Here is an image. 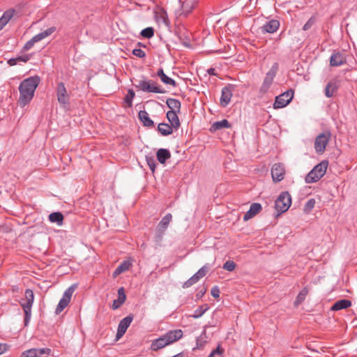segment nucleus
Masks as SVG:
<instances>
[{
  "mask_svg": "<svg viewBox=\"0 0 357 357\" xmlns=\"http://www.w3.org/2000/svg\"><path fill=\"white\" fill-rule=\"evenodd\" d=\"M40 82V77L36 75L26 78L20 83L18 103L21 107H24L31 102Z\"/></svg>",
  "mask_w": 357,
  "mask_h": 357,
  "instance_id": "1",
  "label": "nucleus"
},
{
  "mask_svg": "<svg viewBox=\"0 0 357 357\" xmlns=\"http://www.w3.org/2000/svg\"><path fill=\"white\" fill-rule=\"evenodd\" d=\"M328 162L327 160H323L307 174L305 182L307 183H312L318 181L326 174Z\"/></svg>",
  "mask_w": 357,
  "mask_h": 357,
  "instance_id": "2",
  "label": "nucleus"
},
{
  "mask_svg": "<svg viewBox=\"0 0 357 357\" xmlns=\"http://www.w3.org/2000/svg\"><path fill=\"white\" fill-rule=\"evenodd\" d=\"M26 302L20 303L24 312V326H28L31 317V309L34 302V294L30 289H26L24 292Z\"/></svg>",
  "mask_w": 357,
  "mask_h": 357,
  "instance_id": "3",
  "label": "nucleus"
},
{
  "mask_svg": "<svg viewBox=\"0 0 357 357\" xmlns=\"http://www.w3.org/2000/svg\"><path fill=\"white\" fill-rule=\"evenodd\" d=\"M135 87L147 93H165L166 92L155 81L144 77L139 81Z\"/></svg>",
  "mask_w": 357,
  "mask_h": 357,
  "instance_id": "4",
  "label": "nucleus"
},
{
  "mask_svg": "<svg viewBox=\"0 0 357 357\" xmlns=\"http://www.w3.org/2000/svg\"><path fill=\"white\" fill-rule=\"evenodd\" d=\"M56 95L60 105L64 109L68 108L70 106V96L63 82H59L56 84Z\"/></svg>",
  "mask_w": 357,
  "mask_h": 357,
  "instance_id": "5",
  "label": "nucleus"
},
{
  "mask_svg": "<svg viewBox=\"0 0 357 357\" xmlns=\"http://www.w3.org/2000/svg\"><path fill=\"white\" fill-rule=\"evenodd\" d=\"M291 204V197L287 191L280 194L275 202V208L279 213L286 212Z\"/></svg>",
  "mask_w": 357,
  "mask_h": 357,
  "instance_id": "6",
  "label": "nucleus"
},
{
  "mask_svg": "<svg viewBox=\"0 0 357 357\" xmlns=\"http://www.w3.org/2000/svg\"><path fill=\"white\" fill-rule=\"evenodd\" d=\"M279 65L278 63H274L268 72L266 74L263 83L260 87L259 92L261 94H265L268 92L271 86L273 84V79L278 73Z\"/></svg>",
  "mask_w": 357,
  "mask_h": 357,
  "instance_id": "7",
  "label": "nucleus"
},
{
  "mask_svg": "<svg viewBox=\"0 0 357 357\" xmlns=\"http://www.w3.org/2000/svg\"><path fill=\"white\" fill-rule=\"evenodd\" d=\"M77 287V285L76 284H73L64 291L63 296L59 301L56 308V314L61 313L68 306L71 300L72 295Z\"/></svg>",
  "mask_w": 357,
  "mask_h": 357,
  "instance_id": "8",
  "label": "nucleus"
},
{
  "mask_svg": "<svg viewBox=\"0 0 357 357\" xmlns=\"http://www.w3.org/2000/svg\"><path fill=\"white\" fill-rule=\"evenodd\" d=\"M294 91L293 89H289L282 94L276 96L273 103L274 109H280L287 106L293 99Z\"/></svg>",
  "mask_w": 357,
  "mask_h": 357,
  "instance_id": "9",
  "label": "nucleus"
},
{
  "mask_svg": "<svg viewBox=\"0 0 357 357\" xmlns=\"http://www.w3.org/2000/svg\"><path fill=\"white\" fill-rule=\"evenodd\" d=\"M331 139V132H322L319 134L314 141V149L317 153H322L326 149Z\"/></svg>",
  "mask_w": 357,
  "mask_h": 357,
  "instance_id": "10",
  "label": "nucleus"
},
{
  "mask_svg": "<svg viewBox=\"0 0 357 357\" xmlns=\"http://www.w3.org/2000/svg\"><path fill=\"white\" fill-rule=\"evenodd\" d=\"M234 90V86L228 84L222 89L221 97L220 103L222 107H225L229 103L232 97V91Z\"/></svg>",
  "mask_w": 357,
  "mask_h": 357,
  "instance_id": "11",
  "label": "nucleus"
},
{
  "mask_svg": "<svg viewBox=\"0 0 357 357\" xmlns=\"http://www.w3.org/2000/svg\"><path fill=\"white\" fill-rule=\"evenodd\" d=\"M132 320L133 316L130 314L120 321L116 333L117 339H119L126 333Z\"/></svg>",
  "mask_w": 357,
  "mask_h": 357,
  "instance_id": "12",
  "label": "nucleus"
},
{
  "mask_svg": "<svg viewBox=\"0 0 357 357\" xmlns=\"http://www.w3.org/2000/svg\"><path fill=\"white\" fill-rule=\"evenodd\" d=\"M285 170L280 163L273 165L271 169V176L274 182H280L284 178Z\"/></svg>",
  "mask_w": 357,
  "mask_h": 357,
  "instance_id": "13",
  "label": "nucleus"
},
{
  "mask_svg": "<svg viewBox=\"0 0 357 357\" xmlns=\"http://www.w3.org/2000/svg\"><path fill=\"white\" fill-rule=\"evenodd\" d=\"M183 333L182 330L176 329L167 332L163 335V337L169 345L180 340L183 337Z\"/></svg>",
  "mask_w": 357,
  "mask_h": 357,
  "instance_id": "14",
  "label": "nucleus"
},
{
  "mask_svg": "<svg viewBox=\"0 0 357 357\" xmlns=\"http://www.w3.org/2000/svg\"><path fill=\"white\" fill-rule=\"evenodd\" d=\"M280 27V22L277 20H271L270 21L266 22L261 27V32L263 33H273Z\"/></svg>",
  "mask_w": 357,
  "mask_h": 357,
  "instance_id": "15",
  "label": "nucleus"
},
{
  "mask_svg": "<svg viewBox=\"0 0 357 357\" xmlns=\"http://www.w3.org/2000/svg\"><path fill=\"white\" fill-rule=\"evenodd\" d=\"M346 63V58L343 54L340 52H333L330 58V64L331 66H340Z\"/></svg>",
  "mask_w": 357,
  "mask_h": 357,
  "instance_id": "16",
  "label": "nucleus"
},
{
  "mask_svg": "<svg viewBox=\"0 0 357 357\" xmlns=\"http://www.w3.org/2000/svg\"><path fill=\"white\" fill-rule=\"evenodd\" d=\"M261 210V205L259 203H253L250 205L249 210L245 213L243 220L247 221L255 215L260 212Z\"/></svg>",
  "mask_w": 357,
  "mask_h": 357,
  "instance_id": "17",
  "label": "nucleus"
},
{
  "mask_svg": "<svg viewBox=\"0 0 357 357\" xmlns=\"http://www.w3.org/2000/svg\"><path fill=\"white\" fill-rule=\"evenodd\" d=\"M178 113L179 112H167L166 114L167 119L175 130H177L181 126L180 120L178 116Z\"/></svg>",
  "mask_w": 357,
  "mask_h": 357,
  "instance_id": "18",
  "label": "nucleus"
},
{
  "mask_svg": "<svg viewBox=\"0 0 357 357\" xmlns=\"http://www.w3.org/2000/svg\"><path fill=\"white\" fill-rule=\"evenodd\" d=\"M178 2L181 8L176 12V15L179 17L183 16L186 17L192 11L193 7L188 5L186 2L182 1V0H178Z\"/></svg>",
  "mask_w": 357,
  "mask_h": 357,
  "instance_id": "19",
  "label": "nucleus"
},
{
  "mask_svg": "<svg viewBox=\"0 0 357 357\" xmlns=\"http://www.w3.org/2000/svg\"><path fill=\"white\" fill-rule=\"evenodd\" d=\"M351 306V302L347 299H341L336 301L331 307L332 311H338L343 309H347Z\"/></svg>",
  "mask_w": 357,
  "mask_h": 357,
  "instance_id": "20",
  "label": "nucleus"
},
{
  "mask_svg": "<svg viewBox=\"0 0 357 357\" xmlns=\"http://www.w3.org/2000/svg\"><path fill=\"white\" fill-rule=\"evenodd\" d=\"M166 104L169 108L168 112H180L181 104L178 100L169 98L166 100Z\"/></svg>",
  "mask_w": 357,
  "mask_h": 357,
  "instance_id": "21",
  "label": "nucleus"
},
{
  "mask_svg": "<svg viewBox=\"0 0 357 357\" xmlns=\"http://www.w3.org/2000/svg\"><path fill=\"white\" fill-rule=\"evenodd\" d=\"M139 119L146 127H152L154 125L153 121L150 119L149 114L145 110H140L138 113Z\"/></svg>",
  "mask_w": 357,
  "mask_h": 357,
  "instance_id": "22",
  "label": "nucleus"
},
{
  "mask_svg": "<svg viewBox=\"0 0 357 357\" xmlns=\"http://www.w3.org/2000/svg\"><path fill=\"white\" fill-rule=\"evenodd\" d=\"M168 344L163 335L153 340L151 344V349L153 351H158L167 346Z\"/></svg>",
  "mask_w": 357,
  "mask_h": 357,
  "instance_id": "23",
  "label": "nucleus"
},
{
  "mask_svg": "<svg viewBox=\"0 0 357 357\" xmlns=\"http://www.w3.org/2000/svg\"><path fill=\"white\" fill-rule=\"evenodd\" d=\"M157 159L161 164H165L170 158L171 153L168 149H160L156 153Z\"/></svg>",
  "mask_w": 357,
  "mask_h": 357,
  "instance_id": "24",
  "label": "nucleus"
},
{
  "mask_svg": "<svg viewBox=\"0 0 357 357\" xmlns=\"http://www.w3.org/2000/svg\"><path fill=\"white\" fill-rule=\"evenodd\" d=\"M15 13L13 9L7 10L3 13L2 16L0 17V28H3L6 24L11 20Z\"/></svg>",
  "mask_w": 357,
  "mask_h": 357,
  "instance_id": "25",
  "label": "nucleus"
},
{
  "mask_svg": "<svg viewBox=\"0 0 357 357\" xmlns=\"http://www.w3.org/2000/svg\"><path fill=\"white\" fill-rule=\"evenodd\" d=\"M174 130V128L171 124L169 125L165 123H160L158 126V130L163 136H167L172 134Z\"/></svg>",
  "mask_w": 357,
  "mask_h": 357,
  "instance_id": "26",
  "label": "nucleus"
},
{
  "mask_svg": "<svg viewBox=\"0 0 357 357\" xmlns=\"http://www.w3.org/2000/svg\"><path fill=\"white\" fill-rule=\"evenodd\" d=\"M172 215L171 213L166 214L159 222L157 229L165 231L172 220Z\"/></svg>",
  "mask_w": 357,
  "mask_h": 357,
  "instance_id": "27",
  "label": "nucleus"
},
{
  "mask_svg": "<svg viewBox=\"0 0 357 357\" xmlns=\"http://www.w3.org/2000/svg\"><path fill=\"white\" fill-rule=\"evenodd\" d=\"M338 86L335 82H329L325 88V96L327 98H331L337 91Z\"/></svg>",
  "mask_w": 357,
  "mask_h": 357,
  "instance_id": "28",
  "label": "nucleus"
},
{
  "mask_svg": "<svg viewBox=\"0 0 357 357\" xmlns=\"http://www.w3.org/2000/svg\"><path fill=\"white\" fill-rule=\"evenodd\" d=\"M49 220L61 226L63 222V215L61 212H54L49 215Z\"/></svg>",
  "mask_w": 357,
  "mask_h": 357,
  "instance_id": "29",
  "label": "nucleus"
},
{
  "mask_svg": "<svg viewBox=\"0 0 357 357\" xmlns=\"http://www.w3.org/2000/svg\"><path fill=\"white\" fill-rule=\"evenodd\" d=\"M208 309L207 304L199 306L197 310H195L194 314L191 315L195 319L201 317Z\"/></svg>",
  "mask_w": 357,
  "mask_h": 357,
  "instance_id": "30",
  "label": "nucleus"
},
{
  "mask_svg": "<svg viewBox=\"0 0 357 357\" xmlns=\"http://www.w3.org/2000/svg\"><path fill=\"white\" fill-rule=\"evenodd\" d=\"M131 266V263L128 261H123L114 271V274L118 275L126 271H128Z\"/></svg>",
  "mask_w": 357,
  "mask_h": 357,
  "instance_id": "31",
  "label": "nucleus"
},
{
  "mask_svg": "<svg viewBox=\"0 0 357 357\" xmlns=\"http://www.w3.org/2000/svg\"><path fill=\"white\" fill-rule=\"evenodd\" d=\"M212 127L214 130H220L224 128H230L231 124L227 119H223L222 121L215 122Z\"/></svg>",
  "mask_w": 357,
  "mask_h": 357,
  "instance_id": "32",
  "label": "nucleus"
},
{
  "mask_svg": "<svg viewBox=\"0 0 357 357\" xmlns=\"http://www.w3.org/2000/svg\"><path fill=\"white\" fill-rule=\"evenodd\" d=\"M209 268L210 266L208 264H205L201 268H199V271L196 273H195V275H197V279L199 280L201 278H202L206 275Z\"/></svg>",
  "mask_w": 357,
  "mask_h": 357,
  "instance_id": "33",
  "label": "nucleus"
},
{
  "mask_svg": "<svg viewBox=\"0 0 357 357\" xmlns=\"http://www.w3.org/2000/svg\"><path fill=\"white\" fill-rule=\"evenodd\" d=\"M141 36L145 38H151L154 35V29L153 27H147L142 30L140 33Z\"/></svg>",
  "mask_w": 357,
  "mask_h": 357,
  "instance_id": "34",
  "label": "nucleus"
},
{
  "mask_svg": "<svg viewBox=\"0 0 357 357\" xmlns=\"http://www.w3.org/2000/svg\"><path fill=\"white\" fill-rule=\"evenodd\" d=\"M135 96V93L132 89H129L128 93L124 97V102L126 103L129 107L132 106V102Z\"/></svg>",
  "mask_w": 357,
  "mask_h": 357,
  "instance_id": "35",
  "label": "nucleus"
},
{
  "mask_svg": "<svg viewBox=\"0 0 357 357\" xmlns=\"http://www.w3.org/2000/svg\"><path fill=\"white\" fill-rule=\"evenodd\" d=\"M307 292L308 291L306 288L303 289L298 294L296 298L295 304L298 305L301 303L305 300V296L307 294Z\"/></svg>",
  "mask_w": 357,
  "mask_h": 357,
  "instance_id": "36",
  "label": "nucleus"
},
{
  "mask_svg": "<svg viewBox=\"0 0 357 357\" xmlns=\"http://www.w3.org/2000/svg\"><path fill=\"white\" fill-rule=\"evenodd\" d=\"M198 281L199 280L197 279V275L194 274L191 278H190L187 281H185L183 283L182 287L184 289L188 288L193 285L194 284L197 283Z\"/></svg>",
  "mask_w": 357,
  "mask_h": 357,
  "instance_id": "37",
  "label": "nucleus"
},
{
  "mask_svg": "<svg viewBox=\"0 0 357 357\" xmlns=\"http://www.w3.org/2000/svg\"><path fill=\"white\" fill-rule=\"evenodd\" d=\"M314 205H315L314 199L312 198V199H308L304 206L303 210H304L305 213H310L314 207Z\"/></svg>",
  "mask_w": 357,
  "mask_h": 357,
  "instance_id": "38",
  "label": "nucleus"
},
{
  "mask_svg": "<svg viewBox=\"0 0 357 357\" xmlns=\"http://www.w3.org/2000/svg\"><path fill=\"white\" fill-rule=\"evenodd\" d=\"M21 357H38L37 349L33 348L22 352Z\"/></svg>",
  "mask_w": 357,
  "mask_h": 357,
  "instance_id": "39",
  "label": "nucleus"
},
{
  "mask_svg": "<svg viewBox=\"0 0 357 357\" xmlns=\"http://www.w3.org/2000/svg\"><path fill=\"white\" fill-rule=\"evenodd\" d=\"M161 81L168 85H171L174 87L176 86V83L174 79L168 77L166 74L160 78Z\"/></svg>",
  "mask_w": 357,
  "mask_h": 357,
  "instance_id": "40",
  "label": "nucleus"
},
{
  "mask_svg": "<svg viewBox=\"0 0 357 357\" xmlns=\"http://www.w3.org/2000/svg\"><path fill=\"white\" fill-rule=\"evenodd\" d=\"M146 160L147 165H149L150 169L152 172H154L155 167H156V164H155V160L153 156H146Z\"/></svg>",
  "mask_w": 357,
  "mask_h": 357,
  "instance_id": "41",
  "label": "nucleus"
},
{
  "mask_svg": "<svg viewBox=\"0 0 357 357\" xmlns=\"http://www.w3.org/2000/svg\"><path fill=\"white\" fill-rule=\"evenodd\" d=\"M222 268L226 271H232L236 268V264L234 261L229 260L223 264Z\"/></svg>",
  "mask_w": 357,
  "mask_h": 357,
  "instance_id": "42",
  "label": "nucleus"
},
{
  "mask_svg": "<svg viewBox=\"0 0 357 357\" xmlns=\"http://www.w3.org/2000/svg\"><path fill=\"white\" fill-rule=\"evenodd\" d=\"M224 349L221 348L220 345H218L216 349H213L208 355V357H214L215 355L222 356Z\"/></svg>",
  "mask_w": 357,
  "mask_h": 357,
  "instance_id": "43",
  "label": "nucleus"
},
{
  "mask_svg": "<svg viewBox=\"0 0 357 357\" xmlns=\"http://www.w3.org/2000/svg\"><path fill=\"white\" fill-rule=\"evenodd\" d=\"M314 22H315L314 17H311L307 20V22L303 25V30L307 31L308 29H310L312 26V25L314 24Z\"/></svg>",
  "mask_w": 357,
  "mask_h": 357,
  "instance_id": "44",
  "label": "nucleus"
},
{
  "mask_svg": "<svg viewBox=\"0 0 357 357\" xmlns=\"http://www.w3.org/2000/svg\"><path fill=\"white\" fill-rule=\"evenodd\" d=\"M126 298V296L124 291L123 287H121L118 289V300L124 303Z\"/></svg>",
  "mask_w": 357,
  "mask_h": 357,
  "instance_id": "45",
  "label": "nucleus"
},
{
  "mask_svg": "<svg viewBox=\"0 0 357 357\" xmlns=\"http://www.w3.org/2000/svg\"><path fill=\"white\" fill-rule=\"evenodd\" d=\"M51 352V349L48 348H41L37 349V355L38 357H40L43 355H49Z\"/></svg>",
  "mask_w": 357,
  "mask_h": 357,
  "instance_id": "46",
  "label": "nucleus"
},
{
  "mask_svg": "<svg viewBox=\"0 0 357 357\" xmlns=\"http://www.w3.org/2000/svg\"><path fill=\"white\" fill-rule=\"evenodd\" d=\"M132 54L139 57V58H144L146 56V53L144 52V51H143L141 49H134L132 50Z\"/></svg>",
  "mask_w": 357,
  "mask_h": 357,
  "instance_id": "47",
  "label": "nucleus"
},
{
  "mask_svg": "<svg viewBox=\"0 0 357 357\" xmlns=\"http://www.w3.org/2000/svg\"><path fill=\"white\" fill-rule=\"evenodd\" d=\"M206 341L202 338H197L196 341V347L193 348V350L202 349Z\"/></svg>",
  "mask_w": 357,
  "mask_h": 357,
  "instance_id": "48",
  "label": "nucleus"
},
{
  "mask_svg": "<svg viewBox=\"0 0 357 357\" xmlns=\"http://www.w3.org/2000/svg\"><path fill=\"white\" fill-rule=\"evenodd\" d=\"M15 59L17 60V63L19 62L26 63V62H27L31 59V56L28 55V54H25V55H22V56H19L17 57H15Z\"/></svg>",
  "mask_w": 357,
  "mask_h": 357,
  "instance_id": "49",
  "label": "nucleus"
},
{
  "mask_svg": "<svg viewBox=\"0 0 357 357\" xmlns=\"http://www.w3.org/2000/svg\"><path fill=\"white\" fill-rule=\"evenodd\" d=\"M35 43H36V41L33 40V38H32L31 40H29V41H27L25 43V45L23 47V50L27 51V50H30L33 46V45Z\"/></svg>",
  "mask_w": 357,
  "mask_h": 357,
  "instance_id": "50",
  "label": "nucleus"
},
{
  "mask_svg": "<svg viewBox=\"0 0 357 357\" xmlns=\"http://www.w3.org/2000/svg\"><path fill=\"white\" fill-rule=\"evenodd\" d=\"M211 294L213 297L218 298L220 297V290L217 286L213 287L211 289Z\"/></svg>",
  "mask_w": 357,
  "mask_h": 357,
  "instance_id": "51",
  "label": "nucleus"
},
{
  "mask_svg": "<svg viewBox=\"0 0 357 357\" xmlns=\"http://www.w3.org/2000/svg\"><path fill=\"white\" fill-rule=\"evenodd\" d=\"M164 234L165 231H159L158 229H157V234L155 237V241L157 243H159L162 241Z\"/></svg>",
  "mask_w": 357,
  "mask_h": 357,
  "instance_id": "52",
  "label": "nucleus"
},
{
  "mask_svg": "<svg viewBox=\"0 0 357 357\" xmlns=\"http://www.w3.org/2000/svg\"><path fill=\"white\" fill-rule=\"evenodd\" d=\"M160 18L162 19V22L168 26L169 24V19H168V16H167V14L166 12H164L162 13L161 15H160Z\"/></svg>",
  "mask_w": 357,
  "mask_h": 357,
  "instance_id": "53",
  "label": "nucleus"
},
{
  "mask_svg": "<svg viewBox=\"0 0 357 357\" xmlns=\"http://www.w3.org/2000/svg\"><path fill=\"white\" fill-rule=\"evenodd\" d=\"M45 38V36H44V34H43V31H42V32H40V33H39L38 34H36V36H34L33 37V40H35V41H36V43H37V42H39V41L42 40H43V39H44Z\"/></svg>",
  "mask_w": 357,
  "mask_h": 357,
  "instance_id": "54",
  "label": "nucleus"
},
{
  "mask_svg": "<svg viewBox=\"0 0 357 357\" xmlns=\"http://www.w3.org/2000/svg\"><path fill=\"white\" fill-rule=\"evenodd\" d=\"M55 29H56L55 27L52 26V27L45 30L44 31H43V33L45 37L46 38L48 36L51 35L52 33H54Z\"/></svg>",
  "mask_w": 357,
  "mask_h": 357,
  "instance_id": "55",
  "label": "nucleus"
},
{
  "mask_svg": "<svg viewBox=\"0 0 357 357\" xmlns=\"http://www.w3.org/2000/svg\"><path fill=\"white\" fill-rule=\"evenodd\" d=\"M123 303V302H121V301H119L118 299L114 300V302H113V304H112V308L114 310L118 309L119 307H120V306Z\"/></svg>",
  "mask_w": 357,
  "mask_h": 357,
  "instance_id": "56",
  "label": "nucleus"
},
{
  "mask_svg": "<svg viewBox=\"0 0 357 357\" xmlns=\"http://www.w3.org/2000/svg\"><path fill=\"white\" fill-rule=\"evenodd\" d=\"M206 291V288L204 286H202L200 289V290L199 291V292L197 293V296L198 298H201Z\"/></svg>",
  "mask_w": 357,
  "mask_h": 357,
  "instance_id": "57",
  "label": "nucleus"
},
{
  "mask_svg": "<svg viewBox=\"0 0 357 357\" xmlns=\"http://www.w3.org/2000/svg\"><path fill=\"white\" fill-rule=\"evenodd\" d=\"M8 63L10 66H13L16 65V64L17 63V60H16V59H15V58H11V59H10L8 61Z\"/></svg>",
  "mask_w": 357,
  "mask_h": 357,
  "instance_id": "58",
  "label": "nucleus"
},
{
  "mask_svg": "<svg viewBox=\"0 0 357 357\" xmlns=\"http://www.w3.org/2000/svg\"><path fill=\"white\" fill-rule=\"evenodd\" d=\"M207 73L210 75H216L215 69L213 68H210L207 70Z\"/></svg>",
  "mask_w": 357,
  "mask_h": 357,
  "instance_id": "59",
  "label": "nucleus"
},
{
  "mask_svg": "<svg viewBox=\"0 0 357 357\" xmlns=\"http://www.w3.org/2000/svg\"><path fill=\"white\" fill-rule=\"evenodd\" d=\"M165 73H164V70L162 68H160L157 72V75L161 78L163 75H165Z\"/></svg>",
  "mask_w": 357,
  "mask_h": 357,
  "instance_id": "60",
  "label": "nucleus"
},
{
  "mask_svg": "<svg viewBox=\"0 0 357 357\" xmlns=\"http://www.w3.org/2000/svg\"><path fill=\"white\" fill-rule=\"evenodd\" d=\"M5 350V345L0 344V354H3Z\"/></svg>",
  "mask_w": 357,
  "mask_h": 357,
  "instance_id": "61",
  "label": "nucleus"
},
{
  "mask_svg": "<svg viewBox=\"0 0 357 357\" xmlns=\"http://www.w3.org/2000/svg\"><path fill=\"white\" fill-rule=\"evenodd\" d=\"M184 45L186 46V47H189L190 46V45L186 43H184Z\"/></svg>",
  "mask_w": 357,
  "mask_h": 357,
  "instance_id": "62",
  "label": "nucleus"
},
{
  "mask_svg": "<svg viewBox=\"0 0 357 357\" xmlns=\"http://www.w3.org/2000/svg\"><path fill=\"white\" fill-rule=\"evenodd\" d=\"M139 46H142V43H138L137 44Z\"/></svg>",
  "mask_w": 357,
  "mask_h": 357,
  "instance_id": "63",
  "label": "nucleus"
},
{
  "mask_svg": "<svg viewBox=\"0 0 357 357\" xmlns=\"http://www.w3.org/2000/svg\"><path fill=\"white\" fill-rule=\"evenodd\" d=\"M1 29H2V28H0V30H1Z\"/></svg>",
  "mask_w": 357,
  "mask_h": 357,
  "instance_id": "64",
  "label": "nucleus"
}]
</instances>
